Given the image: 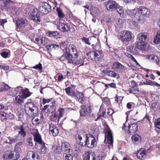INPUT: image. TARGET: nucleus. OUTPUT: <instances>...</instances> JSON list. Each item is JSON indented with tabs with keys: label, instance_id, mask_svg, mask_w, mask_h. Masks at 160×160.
I'll use <instances>...</instances> for the list:
<instances>
[{
	"label": "nucleus",
	"instance_id": "ea45409f",
	"mask_svg": "<svg viewBox=\"0 0 160 160\" xmlns=\"http://www.w3.org/2000/svg\"><path fill=\"white\" fill-rule=\"evenodd\" d=\"M57 11L58 12V16L60 18V21L62 20V18H63L64 17V15L62 12V10L59 8H57Z\"/></svg>",
	"mask_w": 160,
	"mask_h": 160
},
{
	"label": "nucleus",
	"instance_id": "b1692460",
	"mask_svg": "<svg viewBox=\"0 0 160 160\" xmlns=\"http://www.w3.org/2000/svg\"><path fill=\"white\" fill-rule=\"evenodd\" d=\"M43 116L42 114H40V117H34L32 119V124L34 125H37L41 123L42 121Z\"/></svg>",
	"mask_w": 160,
	"mask_h": 160
},
{
	"label": "nucleus",
	"instance_id": "a878e982",
	"mask_svg": "<svg viewBox=\"0 0 160 160\" xmlns=\"http://www.w3.org/2000/svg\"><path fill=\"white\" fill-rule=\"evenodd\" d=\"M76 100L81 103H83L84 102L85 98L83 94L81 92H78L76 95Z\"/></svg>",
	"mask_w": 160,
	"mask_h": 160
},
{
	"label": "nucleus",
	"instance_id": "9d476101",
	"mask_svg": "<svg viewBox=\"0 0 160 160\" xmlns=\"http://www.w3.org/2000/svg\"><path fill=\"white\" fill-rule=\"evenodd\" d=\"M39 10L41 13L47 14L51 11V7L48 3L42 2L40 4Z\"/></svg>",
	"mask_w": 160,
	"mask_h": 160
},
{
	"label": "nucleus",
	"instance_id": "c03bdc74",
	"mask_svg": "<svg viewBox=\"0 0 160 160\" xmlns=\"http://www.w3.org/2000/svg\"><path fill=\"white\" fill-rule=\"evenodd\" d=\"M38 157V155L37 153H33L30 159L31 160H39Z\"/></svg>",
	"mask_w": 160,
	"mask_h": 160
},
{
	"label": "nucleus",
	"instance_id": "6ab92c4d",
	"mask_svg": "<svg viewBox=\"0 0 160 160\" xmlns=\"http://www.w3.org/2000/svg\"><path fill=\"white\" fill-rule=\"evenodd\" d=\"M61 20L58 26V28L60 30L63 32H68L70 30L69 26L62 22Z\"/></svg>",
	"mask_w": 160,
	"mask_h": 160
},
{
	"label": "nucleus",
	"instance_id": "4c0bfd02",
	"mask_svg": "<svg viewBox=\"0 0 160 160\" xmlns=\"http://www.w3.org/2000/svg\"><path fill=\"white\" fill-rule=\"evenodd\" d=\"M0 86L2 89V92H5L8 90L9 89L11 88L7 84L3 83Z\"/></svg>",
	"mask_w": 160,
	"mask_h": 160
},
{
	"label": "nucleus",
	"instance_id": "4be33fe9",
	"mask_svg": "<svg viewBox=\"0 0 160 160\" xmlns=\"http://www.w3.org/2000/svg\"><path fill=\"white\" fill-rule=\"evenodd\" d=\"M25 99L21 95L16 96L13 99L14 103L16 105H22L24 103V100Z\"/></svg>",
	"mask_w": 160,
	"mask_h": 160
},
{
	"label": "nucleus",
	"instance_id": "7c9ffc66",
	"mask_svg": "<svg viewBox=\"0 0 160 160\" xmlns=\"http://www.w3.org/2000/svg\"><path fill=\"white\" fill-rule=\"evenodd\" d=\"M62 150H70L71 149V146L68 142H63L61 145Z\"/></svg>",
	"mask_w": 160,
	"mask_h": 160
},
{
	"label": "nucleus",
	"instance_id": "774afa93",
	"mask_svg": "<svg viewBox=\"0 0 160 160\" xmlns=\"http://www.w3.org/2000/svg\"><path fill=\"white\" fill-rule=\"evenodd\" d=\"M83 40L88 45L90 44V43L89 42V40L88 38H84L83 39Z\"/></svg>",
	"mask_w": 160,
	"mask_h": 160
},
{
	"label": "nucleus",
	"instance_id": "aec40b11",
	"mask_svg": "<svg viewBox=\"0 0 160 160\" xmlns=\"http://www.w3.org/2000/svg\"><path fill=\"white\" fill-rule=\"evenodd\" d=\"M32 133L34 136V140L35 142L39 143L42 141L41 136L39 133L37 129H34L32 131Z\"/></svg>",
	"mask_w": 160,
	"mask_h": 160
},
{
	"label": "nucleus",
	"instance_id": "69168bd1",
	"mask_svg": "<svg viewBox=\"0 0 160 160\" xmlns=\"http://www.w3.org/2000/svg\"><path fill=\"white\" fill-rule=\"evenodd\" d=\"M7 22V21L6 19H1L0 21L1 25H3Z\"/></svg>",
	"mask_w": 160,
	"mask_h": 160
},
{
	"label": "nucleus",
	"instance_id": "c9c22d12",
	"mask_svg": "<svg viewBox=\"0 0 160 160\" xmlns=\"http://www.w3.org/2000/svg\"><path fill=\"white\" fill-rule=\"evenodd\" d=\"M141 137L138 134H135L132 137V139L135 142H140L141 141Z\"/></svg>",
	"mask_w": 160,
	"mask_h": 160
},
{
	"label": "nucleus",
	"instance_id": "79ce46f5",
	"mask_svg": "<svg viewBox=\"0 0 160 160\" xmlns=\"http://www.w3.org/2000/svg\"><path fill=\"white\" fill-rule=\"evenodd\" d=\"M39 144L40 145V146L41 147V149L45 150L47 149H48V148H47V147L48 146V145L47 144H46L42 141Z\"/></svg>",
	"mask_w": 160,
	"mask_h": 160
},
{
	"label": "nucleus",
	"instance_id": "f03ea898",
	"mask_svg": "<svg viewBox=\"0 0 160 160\" xmlns=\"http://www.w3.org/2000/svg\"><path fill=\"white\" fill-rule=\"evenodd\" d=\"M25 11L27 15L31 20L36 23L41 21V17L39 14L37 13L38 9L34 6L30 5L25 9Z\"/></svg>",
	"mask_w": 160,
	"mask_h": 160
},
{
	"label": "nucleus",
	"instance_id": "9b49d317",
	"mask_svg": "<svg viewBox=\"0 0 160 160\" xmlns=\"http://www.w3.org/2000/svg\"><path fill=\"white\" fill-rule=\"evenodd\" d=\"M104 5L107 10L111 11L115 10L118 6L116 2L112 0L107 1L104 2Z\"/></svg>",
	"mask_w": 160,
	"mask_h": 160
},
{
	"label": "nucleus",
	"instance_id": "f3484780",
	"mask_svg": "<svg viewBox=\"0 0 160 160\" xmlns=\"http://www.w3.org/2000/svg\"><path fill=\"white\" fill-rule=\"evenodd\" d=\"M83 160H96V156L94 153H90L89 151L86 152L83 155Z\"/></svg>",
	"mask_w": 160,
	"mask_h": 160
},
{
	"label": "nucleus",
	"instance_id": "dca6fc26",
	"mask_svg": "<svg viewBox=\"0 0 160 160\" xmlns=\"http://www.w3.org/2000/svg\"><path fill=\"white\" fill-rule=\"evenodd\" d=\"M138 9L140 14L146 17H148L150 15V10L147 8L141 6L138 8Z\"/></svg>",
	"mask_w": 160,
	"mask_h": 160
},
{
	"label": "nucleus",
	"instance_id": "e433bc0d",
	"mask_svg": "<svg viewBox=\"0 0 160 160\" xmlns=\"http://www.w3.org/2000/svg\"><path fill=\"white\" fill-rule=\"evenodd\" d=\"M153 42L156 44H158L160 42V31H158L155 37Z\"/></svg>",
	"mask_w": 160,
	"mask_h": 160
},
{
	"label": "nucleus",
	"instance_id": "0eeeda50",
	"mask_svg": "<svg viewBox=\"0 0 160 160\" xmlns=\"http://www.w3.org/2000/svg\"><path fill=\"white\" fill-rule=\"evenodd\" d=\"M132 35L130 31L124 30L120 33L119 38L123 43L127 45L132 39Z\"/></svg>",
	"mask_w": 160,
	"mask_h": 160
},
{
	"label": "nucleus",
	"instance_id": "412c9836",
	"mask_svg": "<svg viewBox=\"0 0 160 160\" xmlns=\"http://www.w3.org/2000/svg\"><path fill=\"white\" fill-rule=\"evenodd\" d=\"M49 128L50 133L52 134L53 136H56L59 133L58 129L54 123H51L50 124Z\"/></svg>",
	"mask_w": 160,
	"mask_h": 160
},
{
	"label": "nucleus",
	"instance_id": "cd10ccee",
	"mask_svg": "<svg viewBox=\"0 0 160 160\" xmlns=\"http://www.w3.org/2000/svg\"><path fill=\"white\" fill-rule=\"evenodd\" d=\"M138 153L137 154L138 158L141 159H143L146 157L147 151H137Z\"/></svg>",
	"mask_w": 160,
	"mask_h": 160
},
{
	"label": "nucleus",
	"instance_id": "49530a36",
	"mask_svg": "<svg viewBox=\"0 0 160 160\" xmlns=\"http://www.w3.org/2000/svg\"><path fill=\"white\" fill-rule=\"evenodd\" d=\"M154 124L157 128L160 129V118L157 119L155 121Z\"/></svg>",
	"mask_w": 160,
	"mask_h": 160
},
{
	"label": "nucleus",
	"instance_id": "13d9d810",
	"mask_svg": "<svg viewBox=\"0 0 160 160\" xmlns=\"http://www.w3.org/2000/svg\"><path fill=\"white\" fill-rule=\"evenodd\" d=\"M31 151H30L29 152H28L27 155L26 156V158H23L22 160H31L30 159V157H29V155L31 154Z\"/></svg>",
	"mask_w": 160,
	"mask_h": 160
},
{
	"label": "nucleus",
	"instance_id": "20e7f679",
	"mask_svg": "<svg viewBox=\"0 0 160 160\" xmlns=\"http://www.w3.org/2000/svg\"><path fill=\"white\" fill-rule=\"evenodd\" d=\"M138 8L132 10H128L127 13L131 18L132 24L135 26H137L139 22H142V16Z\"/></svg>",
	"mask_w": 160,
	"mask_h": 160
},
{
	"label": "nucleus",
	"instance_id": "1a4fd4ad",
	"mask_svg": "<svg viewBox=\"0 0 160 160\" xmlns=\"http://www.w3.org/2000/svg\"><path fill=\"white\" fill-rule=\"evenodd\" d=\"M38 108L32 102H28L24 104V110L26 112H31L32 114L35 113Z\"/></svg>",
	"mask_w": 160,
	"mask_h": 160
},
{
	"label": "nucleus",
	"instance_id": "2eb2a0df",
	"mask_svg": "<svg viewBox=\"0 0 160 160\" xmlns=\"http://www.w3.org/2000/svg\"><path fill=\"white\" fill-rule=\"evenodd\" d=\"M73 55L70 53H68L67 52V53L64 52L63 54L60 58V60L61 61H64L65 59L68 61V63H72L73 64L74 61L72 59Z\"/></svg>",
	"mask_w": 160,
	"mask_h": 160
},
{
	"label": "nucleus",
	"instance_id": "603ef678",
	"mask_svg": "<svg viewBox=\"0 0 160 160\" xmlns=\"http://www.w3.org/2000/svg\"><path fill=\"white\" fill-rule=\"evenodd\" d=\"M83 145V143H81L80 142V144H77L75 145L74 148L75 150H78L81 149L82 147V146Z\"/></svg>",
	"mask_w": 160,
	"mask_h": 160
},
{
	"label": "nucleus",
	"instance_id": "ddd939ff",
	"mask_svg": "<svg viewBox=\"0 0 160 160\" xmlns=\"http://www.w3.org/2000/svg\"><path fill=\"white\" fill-rule=\"evenodd\" d=\"M64 52H65V53H67V52L68 53L73 55L75 57H77L78 56L76 47L73 44H70L68 48L65 49Z\"/></svg>",
	"mask_w": 160,
	"mask_h": 160
},
{
	"label": "nucleus",
	"instance_id": "0e129e2a",
	"mask_svg": "<svg viewBox=\"0 0 160 160\" xmlns=\"http://www.w3.org/2000/svg\"><path fill=\"white\" fill-rule=\"evenodd\" d=\"M145 84L150 85H153L152 82L150 81H146L144 82Z\"/></svg>",
	"mask_w": 160,
	"mask_h": 160
},
{
	"label": "nucleus",
	"instance_id": "c85d7f7f",
	"mask_svg": "<svg viewBox=\"0 0 160 160\" xmlns=\"http://www.w3.org/2000/svg\"><path fill=\"white\" fill-rule=\"evenodd\" d=\"M32 93L29 91L27 88L23 90L21 95L22 96L24 99H26L31 95Z\"/></svg>",
	"mask_w": 160,
	"mask_h": 160
},
{
	"label": "nucleus",
	"instance_id": "bf43d9fd",
	"mask_svg": "<svg viewBox=\"0 0 160 160\" xmlns=\"http://www.w3.org/2000/svg\"><path fill=\"white\" fill-rule=\"evenodd\" d=\"M34 68L36 69H38L40 70L42 69V65L41 63H39L38 64L36 65L34 67Z\"/></svg>",
	"mask_w": 160,
	"mask_h": 160
},
{
	"label": "nucleus",
	"instance_id": "052dcab7",
	"mask_svg": "<svg viewBox=\"0 0 160 160\" xmlns=\"http://www.w3.org/2000/svg\"><path fill=\"white\" fill-rule=\"evenodd\" d=\"M8 53L5 52H3L1 53V55L4 58L8 57Z\"/></svg>",
	"mask_w": 160,
	"mask_h": 160
},
{
	"label": "nucleus",
	"instance_id": "39448f33",
	"mask_svg": "<svg viewBox=\"0 0 160 160\" xmlns=\"http://www.w3.org/2000/svg\"><path fill=\"white\" fill-rule=\"evenodd\" d=\"M20 157L18 151H5L3 155L5 160H17Z\"/></svg>",
	"mask_w": 160,
	"mask_h": 160
},
{
	"label": "nucleus",
	"instance_id": "f704fd0d",
	"mask_svg": "<svg viewBox=\"0 0 160 160\" xmlns=\"http://www.w3.org/2000/svg\"><path fill=\"white\" fill-rule=\"evenodd\" d=\"M58 113H57V114L58 115H59V116L58 117V122L60 118L62 117L64 115V110L63 108H60L59 109H58Z\"/></svg>",
	"mask_w": 160,
	"mask_h": 160
},
{
	"label": "nucleus",
	"instance_id": "5fc2aeb1",
	"mask_svg": "<svg viewBox=\"0 0 160 160\" xmlns=\"http://www.w3.org/2000/svg\"><path fill=\"white\" fill-rule=\"evenodd\" d=\"M22 142H20L16 145L15 147V150H19V149H21L20 146L22 145Z\"/></svg>",
	"mask_w": 160,
	"mask_h": 160
},
{
	"label": "nucleus",
	"instance_id": "5701e85b",
	"mask_svg": "<svg viewBox=\"0 0 160 160\" xmlns=\"http://www.w3.org/2000/svg\"><path fill=\"white\" fill-rule=\"evenodd\" d=\"M137 39L138 42H146L147 39V34L146 33H140L137 36Z\"/></svg>",
	"mask_w": 160,
	"mask_h": 160
},
{
	"label": "nucleus",
	"instance_id": "c756f323",
	"mask_svg": "<svg viewBox=\"0 0 160 160\" xmlns=\"http://www.w3.org/2000/svg\"><path fill=\"white\" fill-rule=\"evenodd\" d=\"M66 93L68 95L72 97H75L76 95L75 92L70 87H68L65 89Z\"/></svg>",
	"mask_w": 160,
	"mask_h": 160
},
{
	"label": "nucleus",
	"instance_id": "680f3d73",
	"mask_svg": "<svg viewBox=\"0 0 160 160\" xmlns=\"http://www.w3.org/2000/svg\"><path fill=\"white\" fill-rule=\"evenodd\" d=\"M138 92V89H134V88H132V89L129 90V92L130 93H132L133 94L136 93Z\"/></svg>",
	"mask_w": 160,
	"mask_h": 160
},
{
	"label": "nucleus",
	"instance_id": "72a5a7b5",
	"mask_svg": "<svg viewBox=\"0 0 160 160\" xmlns=\"http://www.w3.org/2000/svg\"><path fill=\"white\" fill-rule=\"evenodd\" d=\"M116 9L121 17H122L124 15V11L122 7L120 6L118 4V6L117 7Z\"/></svg>",
	"mask_w": 160,
	"mask_h": 160
},
{
	"label": "nucleus",
	"instance_id": "338daca9",
	"mask_svg": "<svg viewBox=\"0 0 160 160\" xmlns=\"http://www.w3.org/2000/svg\"><path fill=\"white\" fill-rule=\"evenodd\" d=\"M66 45L65 42H62L60 43V47L61 48H64Z\"/></svg>",
	"mask_w": 160,
	"mask_h": 160
},
{
	"label": "nucleus",
	"instance_id": "4468645a",
	"mask_svg": "<svg viewBox=\"0 0 160 160\" xmlns=\"http://www.w3.org/2000/svg\"><path fill=\"white\" fill-rule=\"evenodd\" d=\"M91 107L90 106L82 105L80 110V115L81 116H85L88 113H91Z\"/></svg>",
	"mask_w": 160,
	"mask_h": 160
},
{
	"label": "nucleus",
	"instance_id": "de8ad7c7",
	"mask_svg": "<svg viewBox=\"0 0 160 160\" xmlns=\"http://www.w3.org/2000/svg\"><path fill=\"white\" fill-rule=\"evenodd\" d=\"M58 115L56 113H54L53 114H52L50 119L52 121L55 122V121L57 119H58Z\"/></svg>",
	"mask_w": 160,
	"mask_h": 160
},
{
	"label": "nucleus",
	"instance_id": "3c124183",
	"mask_svg": "<svg viewBox=\"0 0 160 160\" xmlns=\"http://www.w3.org/2000/svg\"><path fill=\"white\" fill-rule=\"evenodd\" d=\"M49 35L50 37H54L55 36H57L58 35V33L57 31L54 32H49Z\"/></svg>",
	"mask_w": 160,
	"mask_h": 160
},
{
	"label": "nucleus",
	"instance_id": "bb28decb",
	"mask_svg": "<svg viewBox=\"0 0 160 160\" xmlns=\"http://www.w3.org/2000/svg\"><path fill=\"white\" fill-rule=\"evenodd\" d=\"M147 42H137L136 44L137 48L140 50L144 51L147 46Z\"/></svg>",
	"mask_w": 160,
	"mask_h": 160
},
{
	"label": "nucleus",
	"instance_id": "a19ab883",
	"mask_svg": "<svg viewBox=\"0 0 160 160\" xmlns=\"http://www.w3.org/2000/svg\"><path fill=\"white\" fill-rule=\"evenodd\" d=\"M17 94V93L16 92L14 88H12L8 92V94L14 97Z\"/></svg>",
	"mask_w": 160,
	"mask_h": 160
},
{
	"label": "nucleus",
	"instance_id": "7ed1b4c3",
	"mask_svg": "<svg viewBox=\"0 0 160 160\" xmlns=\"http://www.w3.org/2000/svg\"><path fill=\"white\" fill-rule=\"evenodd\" d=\"M42 104L44 105L42 108V112H43L52 113L55 109V101L52 98L42 99Z\"/></svg>",
	"mask_w": 160,
	"mask_h": 160
},
{
	"label": "nucleus",
	"instance_id": "a211bd4d",
	"mask_svg": "<svg viewBox=\"0 0 160 160\" xmlns=\"http://www.w3.org/2000/svg\"><path fill=\"white\" fill-rule=\"evenodd\" d=\"M112 67L113 69H119L121 72H124L126 69L125 67L122 65L119 62H114Z\"/></svg>",
	"mask_w": 160,
	"mask_h": 160
},
{
	"label": "nucleus",
	"instance_id": "8fccbe9b",
	"mask_svg": "<svg viewBox=\"0 0 160 160\" xmlns=\"http://www.w3.org/2000/svg\"><path fill=\"white\" fill-rule=\"evenodd\" d=\"M28 145L30 146H32L33 145V139L31 137H29L27 140Z\"/></svg>",
	"mask_w": 160,
	"mask_h": 160
},
{
	"label": "nucleus",
	"instance_id": "f8f14e48",
	"mask_svg": "<svg viewBox=\"0 0 160 160\" xmlns=\"http://www.w3.org/2000/svg\"><path fill=\"white\" fill-rule=\"evenodd\" d=\"M138 125L136 123H133L130 125H128V127L125 126L123 124V127H122L123 129L128 131V133L130 135L135 133L137 130Z\"/></svg>",
	"mask_w": 160,
	"mask_h": 160
},
{
	"label": "nucleus",
	"instance_id": "473e14b6",
	"mask_svg": "<svg viewBox=\"0 0 160 160\" xmlns=\"http://www.w3.org/2000/svg\"><path fill=\"white\" fill-rule=\"evenodd\" d=\"M148 58L153 60V62L158 64L159 63V59L156 56L154 55H150L148 56Z\"/></svg>",
	"mask_w": 160,
	"mask_h": 160
},
{
	"label": "nucleus",
	"instance_id": "2f4dec72",
	"mask_svg": "<svg viewBox=\"0 0 160 160\" xmlns=\"http://www.w3.org/2000/svg\"><path fill=\"white\" fill-rule=\"evenodd\" d=\"M18 134L23 137H24L26 135V133L24 131L22 126H20L18 128Z\"/></svg>",
	"mask_w": 160,
	"mask_h": 160
},
{
	"label": "nucleus",
	"instance_id": "58836bf2",
	"mask_svg": "<svg viewBox=\"0 0 160 160\" xmlns=\"http://www.w3.org/2000/svg\"><path fill=\"white\" fill-rule=\"evenodd\" d=\"M105 73L107 75L112 77H115L117 75L116 72L109 70H107Z\"/></svg>",
	"mask_w": 160,
	"mask_h": 160
},
{
	"label": "nucleus",
	"instance_id": "393cba45",
	"mask_svg": "<svg viewBox=\"0 0 160 160\" xmlns=\"http://www.w3.org/2000/svg\"><path fill=\"white\" fill-rule=\"evenodd\" d=\"M27 23V21L23 19H18L16 21V24L18 28L24 27Z\"/></svg>",
	"mask_w": 160,
	"mask_h": 160
},
{
	"label": "nucleus",
	"instance_id": "a18cd8bd",
	"mask_svg": "<svg viewBox=\"0 0 160 160\" xmlns=\"http://www.w3.org/2000/svg\"><path fill=\"white\" fill-rule=\"evenodd\" d=\"M47 43V40L44 37L40 38V44L44 45Z\"/></svg>",
	"mask_w": 160,
	"mask_h": 160
},
{
	"label": "nucleus",
	"instance_id": "e2e57ef3",
	"mask_svg": "<svg viewBox=\"0 0 160 160\" xmlns=\"http://www.w3.org/2000/svg\"><path fill=\"white\" fill-rule=\"evenodd\" d=\"M49 46L50 47H52V48H54L55 49H57L59 48V46L58 45L56 44H52L51 45H47V47Z\"/></svg>",
	"mask_w": 160,
	"mask_h": 160
},
{
	"label": "nucleus",
	"instance_id": "423d86ee",
	"mask_svg": "<svg viewBox=\"0 0 160 160\" xmlns=\"http://www.w3.org/2000/svg\"><path fill=\"white\" fill-rule=\"evenodd\" d=\"M87 56L89 59L98 63L100 62L103 57V55L100 51H92L87 53Z\"/></svg>",
	"mask_w": 160,
	"mask_h": 160
},
{
	"label": "nucleus",
	"instance_id": "09e8293b",
	"mask_svg": "<svg viewBox=\"0 0 160 160\" xmlns=\"http://www.w3.org/2000/svg\"><path fill=\"white\" fill-rule=\"evenodd\" d=\"M82 62V59L81 58H78L76 60H74L73 62V64H75L76 65H78L81 63Z\"/></svg>",
	"mask_w": 160,
	"mask_h": 160
},
{
	"label": "nucleus",
	"instance_id": "864d4df0",
	"mask_svg": "<svg viewBox=\"0 0 160 160\" xmlns=\"http://www.w3.org/2000/svg\"><path fill=\"white\" fill-rule=\"evenodd\" d=\"M123 99V98L121 96H116V97L115 100L118 103H120L122 100Z\"/></svg>",
	"mask_w": 160,
	"mask_h": 160
},
{
	"label": "nucleus",
	"instance_id": "f257e3e1",
	"mask_svg": "<svg viewBox=\"0 0 160 160\" xmlns=\"http://www.w3.org/2000/svg\"><path fill=\"white\" fill-rule=\"evenodd\" d=\"M81 136H78V138L80 142V143H85V145H86L89 148H92L96 145V142L95 138L91 134H85Z\"/></svg>",
	"mask_w": 160,
	"mask_h": 160
},
{
	"label": "nucleus",
	"instance_id": "37998d69",
	"mask_svg": "<svg viewBox=\"0 0 160 160\" xmlns=\"http://www.w3.org/2000/svg\"><path fill=\"white\" fill-rule=\"evenodd\" d=\"M69 153L67 154L65 156V160H73V157L70 151H68Z\"/></svg>",
	"mask_w": 160,
	"mask_h": 160
},
{
	"label": "nucleus",
	"instance_id": "6e6552de",
	"mask_svg": "<svg viewBox=\"0 0 160 160\" xmlns=\"http://www.w3.org/2000/svg\"><path fill=\"white\" fill-rule=\"evenodd\" d=\"M104 142L106 144H108V147L109 149H113V136L111 130L105 132Z\"/></svg>",
	"mask_w": 160,
	"mask_h": 160
},
{
	"label": "nucleus",
	"instance_id": "6e6d98bb",
	"mask_svg": "<svg viewBox=\"0 0 160 160\" xmlns=\"http://www.w3.org/2000/svg\"><path fill=\"white\" fill-rule=\"evenodd\" d=\"M16 92L18 93V92H22L23 90L22 88L21 87H17L16 88H14Z\"/></svg>",
	"mask_w": 160,
	"mask_h": 160
},
{
	"label": "nucleus",
	"instance_id": "4d7b16f0",
	"mask_svg": "<svg viewBox=\"0 0 160 160\" xmlns=\"http://www.w3.org/2000/svg\"><path fill=\"white\" fill-rule=\"evenodd\" d=\"M117 24L118 27L121 28L122 26V19H119L118 22H117Z\"/></svg>",
	"mask_w": 160,
	"mask_h": 160
}]
</instances>
